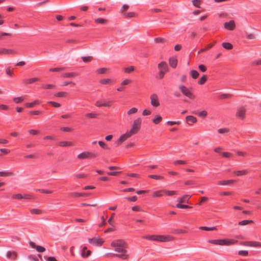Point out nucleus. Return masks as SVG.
<instances>
[{"label": "nucleus", "instance_id": "obj_1", "mask_svg": "<svg viewBox=\"0 0 261 261\" xmlns=\"http://www.w3.org/2000/svg\"><path fill=\"white\" fill-rule=\"evenodd\" d=\"M111 245L114 248L115 251L119 253V254H113V256L117 257L123 260L127 259L128 255L126 249L128 246L124 240H114L111 243Z\"/></svg>", "mask_w": 261, "mask_h": 261}, {"label": "nucleus", "instance_id": "obj_2", "mask_svg": "<svg viewBox=\"0 0 261 261\" xmlns=\"http://www.w3.org/2000/svg\"><path fill=\"white\" fill-rule=\"evenodd\" d=\"M208 242L216 245L228 246L237 243L238 241L233 239H218L210 240Z\"/></svg>", "mask_w": 261, "mask_h": 261}, {"label": "nucleus", "instance_id": "obj_3", "mask_svg": "<svg viewBox=\"0 0 261 261\" xmlns=\"http://www.w3.org/2000/svg\"><path fill=\"white\" fill-rule=\"evenodd\" d=\"M141 124V119L138 118L135 120L132 126V128L129 132L132 134H136L139 130Z\"/></svg>", "mask_w": 261, "mask_h": 261}, {"label": "nucleus", "instance_id": "obj_4", "mask_svg": "<svg viewBox=\"0 0 261 261\" xmlns=\"http://www.w3.org/2000/svg\"><path fill=\"white\" fill-rule=\"evenodd\" d=\"M179 89L183 94H184L189 98L194 99L195 98V96L194 95V94L192 92H191L189 90V89L185 86L180 85L179 86Z\"/></svg>", "mask_w": 261, "mask_h": 261}, {"label": "nucleus", "instance_id": "obj_5", "mask_svg": "<svg viewBox=\"0 0 261 261\" xmlns=\"http://www.w3.org/2000/svg\"><path fill=\"white\" fill-rule=\"evenodd\" d=\"M96 154L92 152L86 151L80 153L77 155V158L80 160H84L90 158H94L96 157Z\"/></svg>", "mask_w": 261, "mask_h": 261}, {"label": "nucleus", "instance_id": "obj_6", "mask_svg": "<svg viewBox=\"0 0 261 261\" xmlns=\"http://www.w3.org/2000/svg\"><path fill=\"white\" fill-rule=\"evenodd\" d=\"M150 103L154 107H158L160 106L159 98L156 94H152L150 96Z\"/></svg>", "mask_w": 261, "mask_h": 261}, {"label": "nucleus", "instance_id": "obj_7", "mask_svg": "<svg viewBox=\"0 0 261 261\" xmlns=\"http://www.w3.org/2000/svg\"><path fill=\"white\" fill-rule=\"evenodd\" d=\"M246 110L243 107H241L237 110L236 117L243 120L245 117Z\"/></svg>", "mask_w": 261, "mask_h": 261}, {"label": "nucleus", "instance_id": "obj_8", "mask_svg": "<svg viewBox=\"0 0 261 261\" xmlns=\"http://www.w3.org/2000/svg\"><path fill=\"white\" fill-rule=\"evenodd\" d=\"M8 54L15 55L17 54V52L14 49H7L5 48L0 47V55Z\"/></svg>", "mask_w": 261, "mask_h": 261}, {"label": "nucleus", "instance_id": "obj_9", "mask_svg": "<svg viewBox=\"0 0 261 261\" xmlns=\"http://www.w3.org/2000/svg\"><path fill=\"white\" fill-rule=\"evenodd\" d=\"M156 241L168 242L173 240V237L170 236L157 235Z\"/></svg>", "mask_w": 261, "mask_h": 261}, {"label": "nucleus", "instance_id": "obj_10", "mask_svg": "<svg viewBox=\"0 0 261 261\" xmlns=\"http://www.w3.org/2000/svg\"><path fill=\"white\" fill-rule=\"evenodd\" d=\"M224 27L228 30H233L236 27L235 22L233 20H230L229 22H225Z\"/></svg>", "mask_w": 261, "mask_h": 261}, {"label": "nucleus", "instance_id": "obj_11", "mask_svg": "<svg viewBox=\"0 0 261 261\" xmlns=\"http://www.w3.org/2000/svg\"><path fill=\"white\" fill-rule=\"evenodd\" d=\"M186 122L190 125H193L194 123H195L197 121V118L192 115H189L186 117Z\"/></svg>", "mask_w": 261, "mask_h": 261}, {"label": "nucleus", "instance_id": "obj_12", "mask_svg": "<svg viewBox=\"0 0 261 261\" xmlns=\"http://www.w3.org/2000/svg\"><path fill=\"white\" fill-rule=\"evenodd\" d=\"M244 245L250 247H261V243L256 241H248L244 242Z\"/></svg>", "mask_w": 261, "mask_h": 261}, {"label": "nucleus", "instance_id": "obj_13", "mask_svg": "<svg viewBox=\"0 0 261 261\" xmlns=\"http://www.w3.org/2000/svg\"><path fill=\"white\" fill-rule=\"evenodd\" d=\"M158 68L159 71L167 72L168 70V67L167 63L165 62H161L158 65Z\"/></svg>", "mask_w": 261, "mask_h": 261}, {"label": "nucleus", "instance_id": "obj_14", "mask_svg": "<svg viewBox=\"0 0 261 261\" xmlns=\"http://www.w3.org/2000/svg\"><path fill=\"white\" fill-rule=\"evenodd\" d=\"M89 242L90 243L92 244L95 245H96V246L101 245L103 243V241L101 239H96L95 238L89 239Z\"/></svg>", "mask_w": 261, "mask_h": 261}, {"label": "nucleus", "instance_id": "obj_15", "mask_svg": "<svg viewBox=\"0 0 261 261\" xmlns=\"http://www.w3.org/2000/svg\"><path fill=\"white\" fill-rule=\"evenodd\" d=\"M6 256L8 258L15 260L17 257V254L14 251H8L6 253Z\"/></svg>", "mask_w": 261, "mask_h": 261}, {"label": "nucleus", "instance_id": "obj_16", "mask_svg": "<svg viewBox=\"0 0 261 261\" xmlns=\"http://www.w3.org/2000/svg\"><path fill=\"white\" fill-rule=\"evenodd\" d=\"M169 64L171 67L175 68L177 66V59L174 57L170 58L169 60Z\"/></svg>", "mask_w": 261, "mask_h": 261}, {"label": "nucleus", "instance_id": "obj_17", "mask_svg": "<svg viewBox=\"0 0 261 261\" xmlns=\"http://www.w3.org/2000/svg\"><path fill=\"white\" fill-rule=\"evenodd\" d=\"M234 174L237 176L246 175L248 173L247 170H235L233 171Z\"/></svg>", "mask_w": 261, "mask_h": 261}, {"label": "nucleus", "instance_id": "obj_18", "mask_svg": "<svg viewBox=\"0 0 261 261\" xmlns=\"http://www.w3.org/2000/svg\"><path fill=\"white\" fill-rule=\"evenodd\" d=\"M191 196L189 195H185L181 198L177 199V202L179 203H188Z\"/></svg>", "mask_w": 261, "mask_h": 261}, {"label": "nucleus", "instance_id": "obj_19", "mask_svg": "<svg viewBox=\"0 0 261 261\" xmlns=\"http://www.w3.org/2000/svg\"><path fill=\"white\" fill-rule=\"evenodd\" d=\"M77 75V74L75 72H66L63 74L61 77L63 78H69L72 79Z\"/></svg>", "mask_w": 261, "mask_h": 261}, {"label": "nucleus", "instance_id": "obj_20", "mask_svg": "<svg viewBox=\"0 0 261 261\" xmlns=\"http://www.w3.org/2000/svg\"><path fill=\"white\" fill-rule=\"evenodd\" d=\"M235 180L230 179L227 180H221L218 181V184L220 185L225 186V185H230L236 182Z\"/></svg>", "mask_w": 261, "mask_h": 261}, {"label": "nucleus", "instance_id": "obj_21", "mask_svg": "<svg viewBox=\"0 0 261 261\" xmlns=\"http://www.w3.org/2000/svg\"><path fill=\"white\" fill-rule=\"evenodd\" d=\"M59 145L61 147H69L73 146L74 144L70 141H61L59 143Z\"/></svg>", "mask_w": 261, "mask_h": 261}, {"label": "nucleus", "instance_id": "obj_22", "mask_svg": "<svg viewBox=\"0 0 261 261\" xmlns=\"http://www.w3.org/2000/svg\"><path fill=\"white\" fill-rule=\"evenodd\" d=\"M113 83V81L110 79H102L99 81V83L101 85H111Z\"/></svg>", "mask_w": 261, "mask_h": 261}, {"label": "nucleus", "instance_id": "obj_23", "mask_svg": "<svg viewBox=\"0 0 261 261\" xmlns=\"http://www.w3.org/2000/svg\"><path fill=\"white\" fill-rule=\"evenodd\" d=\"M91 254L90 250H87V247H85L83 248L81 255L83 257H87Z\"/></svg>", "mask_w": 261, "mask_h": 261}, {"label": "nucleus", "instance_id": "obj_24", "mask_svg": "<svg viewBox=\"0 0 261 261\" xmlns=\"http://www.w3.org/2000/svg\"><path fill=\"white\" fill-rule=\"evenodd\" d=\"M109 69L108 68L102 67L97 69L95 72L97 74H103L107 73Z\"/></svg>", "mask_w": 261, "mask_h": 261}, {"label": "nucleus", "instance_id": "obj_25", "mask_svg": "<svg viewBox=\"0 0 261 261\" xmlns=\"http://www.w3.org/2000/svg\"><path fill=\"white\" fill-rule=\"evenodd\" d=\"M39 79L37 77H34L29 79H25L23 80V83L25 84H31L35 82L38 81Z\"/></svg>", "mask_w": 261, "mask_h": 261}, {"label": "nucleus", "instance_id": "obj_26", "mask_svg": "<svg viewBox=\"0 0 261 261\" xmlns=\"http://www.w3.org/2000/svg\"><path fill=\"white\" fill-rule=\"evenodd\" d=\"M182 203H178L176 205V206L179 208H182V209H185V210H189V209H191L192 208V207L191 206H190L189 205H185V204H181Z\"/></svg>", "mask_w": 261, "mask_h": 261}, {"label": "nucleus", "instance_id": "obj_27", "mask_svg": "<svg viewBox=\"0 0 261 261\" xmlns=\"http://www.w3.org/2000/svg\"><path fill=\"white\" fill-rule=\"evenodd\" d=\"M132 135L129 132H127L125 134L122 135L120 137V139L123 141V142L125 141L127 138H129Z\"/></svg>", "mask_w": 261, "mask_h": 261}, {"label": "nucleus", "instance_id": "obj_28", "mask_svg": "<svg viewBox=\"0 0 261 261\" xmlns=\"http://www.w3.org/2000/svg\"><path fill=\"white\" fill-rule=\"evenodd\" d=\"M108 20L102 18H98L95 20V22L97 23H100L102 24H106L108 22Z\"/></svg>", "mask_w": 261, "mask_h": 261}, {"label": "nucleus", "instance_id": "obj_29", "mask_svg": "<svg viewBox=\"0 0 261 261\" xmlns=\"http://www.w3.org/2000/svg\"><path fill=\"white\" fill-rule=\"evenodd\" d=\"M222 46L226 49H231L233 48V45L228 42H224L222 43Z\"/></svg>", "mask_w": 261, "mask_h": 261}, {"label": "nucleus", "instance_id": "obj_30", "mask_svg": "<svg viewBox=\"0 0 261 261\" xmlns=\"http://www.w3.org/2000/svg\"><path fill=\"white\" fill-rule=\"evenodd\" d=\"M135 67L133 66L127 67L125 68H124V71L125 73H130L135 70Z\"/></svg>", "mask_w": 261, "mask_h": 261}, {"label": "nucleus", "instance_id": "obj_31", "mask_svg": "<svg viewBox=\"0 0 261 261\" xmlns=\"http://www.w3.org/2000/svg\"><path fill=\"white\" fill-rule=\"evenodd\" d=\"M200 230H206V231H212L216 229V227H208L207 226H200L199 227Z\"/></svg>", "mask_w": 261, "mask_h": 261}, {"label": "nucleus", "instance_id": "obj_32", "mask_svg": "<svg viewBox=\"0 0 261 261\" xmlns=\"http://www.w3.org/2000/svg\"><path fill=\"white\" fill-rule=\"evenodd\" d=\"M163 194H164L163 190L157 191H154L153 192L152 196L154 197H161L163 195Z\"/></svg>", "mask_w": 261, "mask_h": 261}, {"label": "nucleus", "instance_id": "obj_33", "mask_svg": "<svg viewBox=\"0 0 261 261\" xmlns=\"http://www.w3.org/2000/svg\"><path fill=\"white\" fill-rule=\"evenodd\" d=\"M157 235H151V236H146L143 237V238L151 241H156L157 239Z\"/></svg>", "mask_w": 261, "mask_h": 261}, {"label": "nucleus", "instance_id": "obj_34", "mask_svg": "<svg viewBox=\"0 0 261 261\" xmlns=\"http://www.w3.org/2000/svg\"><path fill=\"white\" fill-rule=\"evenodd\" d=\"M40 103V102L38 100H35L33 102L31 103H27L25 104V106L28 108H32L35 105H38Z\"/></svg>", "mask_w": 261, "mask_h": 261}, {"label": "nucleus", "instance_id": "obj_35", "mask_svg": "<svg viewBox=\"0 0 261 261\" xmlns=\"http://www.w3.org/2000/svg\"><path fill=\"white\" fill-rule=\"evenodd\" d=\"M193 113L198 115L199 117L204 118L207 116V112L205 110L202 111L201 112L196 113L194 112Z\"/></svg>", "mask_w": 261, "mask_h": 261}, {"label": "nucleus", "instance_id": "obj_36", "mask_svg": "<svg viewBox=\"0 0 261 261\" xmlns=\"http://www.w3.org/2000/svg\"><path fill=\"white\" fill-rule=\"evenodd\" d=\"M253 221L252 220H243L239 222V225H246L247 224L253 223Z\"/></svg>", "mask_w": 261, "mask_h": 261}, {"label": "nucleus", "instance_id": "obj_37", "mask_svg": "<svg viewBox=\"0 0 261 261\" xmlns=\"http://www.w3.org/2000/svg\"><path fill=\"white\" fill-rule=\"evenodd\" d=\"M190 74L194 79H197L199 76V73L196 70H194L191 71Z\"/></svg>", "mask_w": 261, "mask_h": 261}, {"label": "nucleus", "instance_id": "obj_38", "mask_svg": "<svg viewBox=\"0 0 261 261\" xmlns=\"http://www.w3.org/2000/svg\"><path fill=\"white\" fill-rule=\"evenodd\" d=\"M162 121V117L160 116H156V117L155 119L152 120V122L155 124H158L160 123Z\"/></svg>", "mask_w": 261, "mask_h": 261}, {"label": "nucleus", "instance_id": "obj_39", "mask_svg": "<svg viewBox=\"0 0 261 261\" xmlns=\"http://www.w3.org/2000/svg\"><path fill=\"white\" fill-rule=\"evenodd\" d=\"M82 59L84 62H90L93 60L92 56L82 57Z\"/></svg>", "mask_w": 261, "mask_h": 261}, {"label": "nucleus", "instance_id": "obj_40", "mask_svg": "<svg viewBox=\"0 0 261 261\" xmlns=\"http://www.w3.org/2000/svg\"><path fill=\"white\" fill-rule=\"evenodd\" d=\"M22 194L20 193L15 194L12 196V198L14 199L21 200L22 199Z\"/></svg>", "mask_w": 261, "mask_h": 261}, {"label": "nucleus", "instance_id": "obj_41", "mask_svg": "<svg viewBox=\"0 0 261 261\" xmlns=\"http://www.w3.org/2000/svg\"><path fill=\"white\" fill-rule=\"evenodd\" d=\"M206 80H207L206 76L204 75L199 79V80L198 81V83L199 85H203V84H204L205 83Z\"/></svg>", "mask_w": 261, "mask_h": 261}, {"label": "nucleus", "instance_id": "obj_42", "mask_svg": "<svg viewBox=\"0 0 261 261\" xmlns=\"http://www.w3.org/2000/svg\"><path fill=\"white\" fill-rule=\"evenodd\" d=\"M13 173L11 172H5V171H1L0 172V176H12Z\"/></svg>", "mask_w": 261, "mask_h": 261}, {"label": "nucleus", "instance_id": "obj_43", "mask_svg": "<svg viewBox=\"0 0 261 261\" xmlns=\"http://www.w3.org/2000/svg\"><path fill=\"white\" fill-rule=\"evenodd\" d=\"M213 46V44H208L207 45L206 47H205L204 48H202L200 50H199V51L198 52V54H200V53H203V52L208 50V49L212 48Z\"/></svg>", "mask_w": 261, "mask_h": 261}, {"label": "nucleus", "instance_id": "obj_44", "mask_svg": "<svg viewBox=\"0 0 261 261\" xmlns=\"http://www.w3.org/2000/svg\"><path fill=\"white\" fill-rule=\"evenodd\" d=\"M86 116L89 118H96L98 116V114L96 113H87Z\"/></svg>", "mask_w": 261, "mask_h": 261}, {"label": "nucleus", "instance_id": "obj_45", "mask_svg": "<svg viewBox=\"0 0 261 261\" xmlns=\"http://www.w3.org/2000/svg\"><path fill=\"white\" fill-rule=\"evenodd\" d=\"M67 95L66 92H59L55 94V96L58 97H65Z\"/></svg>", "mask_w": 261, "mask_h": 261}, {"label": "nucleus", "instance_id": "obj_46", "mask_svg": "<svg viewBox=\"0 0 261 261\" xmlns=\"http://www.w3.org/2000/svg\"><path fill=\"white\" fill-rule=\"evenodd\" d=\"M174 165H185L187 164V162L183 160H176L173 162Z\"/></svg>", "mask_w": 261, "mask_h": 261}, {"label": "nucleus", "instance_id": "obj_47", "mask_svg": "<svg viewBox=\"0 0 261 261\" xmlns=\"http://www.w3.org/2000/svg\"><path fill=\"white\" fill-rule=\"evenodd\" d=\"M164 191V194L168 195V196H172L173 195L176 194V192L174 191H167V190H163Z\"/></svg>", "mask_w": 261, "mask_h": 261}, {"label": "nucleus", "instance_id": "obj_48", "mask_svg": "<svg viewBox=\"0 0 261 261\" xmlns=\"http://www.w3.org/2000/svg\"><path fill=\"white\" fill-rule=\"evenodd\" d=\"M95 106L97 107H105V102H102L101 100H97L95 103Z\"/></svg>", "mask_w": 261, "mask_h": 261}, {"label": "nucleus", "instance_id": "obj_49", "mask_svg": "<svg viewBox=\"0 0 261 261\" xmlns=\"http://www.w3.org/2000/svg\"><path fill=\"white\" fill-rule=\"evenodd\" d=\"M138 111V109L136 108H133L132 109H130L128 112H127V114L128 115H130L132 114H135Z\"/></svg>", "mask_w": 261, "mask_h": 261}, {"label": "nucleus", "instance_id": "obj_50", "mask_svg": "<svg viewBox=\"0 0 261 261\" xmlns=\"http://www.w3.org/2000/svg\"><path fill=\"white\" fill-rule=\"evenodd\" d=\"M222 155L224 158H231L232 156V154L228 152H223L221 153Z\"/></svg>", "mask_w": 261, "mask_h": 261}, {"label": "nucleus", "instance_id": "obj_51", "mask_svg": "<svg viewBox=\"0 0 261 261\" xmlns=\"http://www.w3.org/2000/svg\"><path fill=\"white\" fill-rule=\"evenodd\" d=\"M218 132L220 134H225L228 133L229 132V129L226 128H220L218 129Z\"/></svg>", "mask_w": 261, "mask_h": 261}, {"label": "nucleus", "instance_id": "obj_52", "mask_svg": "<svg viewBox=\"0 0 261 261\" xmlns=\"http://www.w3.org/2000/svg\"><path fill=\"white\" fill-rule=\"evenodd\" d=\"M133 211H144L140 206L137 205L132 207Z\"/></svg>", "mask_w": 261, "mask_h": 261}, {"label": "nucleus", "instance_id": "obj_53", "mask_svg": "<svg viewBox=\"0 0 261 261\" xmlns=\"http://www.w3.org/2000/svg\"><path fill=\"white\" fill-rule=\"evenodd\" d=\"M36 250L39 252H43L45 251V248L41 246H37Z\"/></svg>", "mask_w": 261, "mask_h": 261}, {"label": "nucleus", "instance_id": "obj_54", "mask_svg": "<svg viewBox=\"0 0 261 261\" xmlns=\"http://www.w3.org/2000/svg\"><path fill=\"white\" fill-rule=\"evenodd\" d=\"M42 88L44 89H54L55 88V86L52 84H47L43 85Z\"/></svg>", "mask_w": 261, "mask_h": 261}, {"label": "nucleus", "instance_id": "obj_55", "mask_svg": "<svg viewBox=\"0 0 261 261\" xmlns=\"http://www.w3.org/2000/svg\"><path fill=\"white\" fill-rule=\"evenodd\" d=\"M107 218V216H102L101 217V223L99 224V227H101L104 224H106V220Z\"/></svg>", "mask_w": 261, "mask_h": 261}, {"label": "nucleus", "instance_id": "obj_56", "mask_svg": "<svg viewBox=\"0 0 261 261\" xmlns=\"http://www.w3.org/2000/svg\"><path fill=\"white\" fill-rule=\"evenodd\" d=\"M87 194L86 193H73L72 194V196L73 197H80V196H87Z\"/></svg>", "mask_w": 261, "mask_h": 261}, {"label": "nucleus", "instance_id": "obj_57", "mask_svg": "<svg viewBox=\"0 0 261 261\" xmlns=\"http://www.w3.org/2000/svg\"><path fill=\"white\" fill-rule=\"evenodd\" d=\"M24 98L23 97H19L14 98L13 100L17 103H19L23 101Z\"/></svg>", "mask_w": 261, "mask_h": 261}, {"label": "nucleus", "instance_id": "obj_58", "mask_svg": "<svg viewBox=\"0 0 261 261\" xmlns=\"http://www.w3.org/2000/svg\"><path fill=\"white\" fill-rule=\"evenodd\" d=\"M65 68H50L49 69V71H53V72H60V71H61L62 70H63Z\"/></svg>", "mask_w": 261, "mask_h": 261}, {"label": "nucleus", "instance_id": "obj_59", "mask_svg": "<svg viewBox=\"0 0 261 261\" xmlns=\"http://www.w3.org/2000/svg\"><path fill=\"white\" fill-rule=\"evenodd\" d=\"M239 255L242 256H247L248 255V252L246 250H240L238 252Z\"/></svg>", "mask_w": 261, "mask_h": 261}, {"label": "nucleus", "instance_id": "obj_60", "mask_svg": "<svg viewBox=\"0 0 261 261\" xmlns=\"http://www.w3.org/2000/svg\"><path fill=\"white\" fill-rule=\"evenodd\" d=\"M149 177L150 178L154 179H163V177L161 176L156 175H149Z\"/></svg>", "mask_w": 261, "mask_h": 261}, {"label": "nucleus", "instance_id": "obj_61", "mask_svg": "<svg viewBox=\"0 0 261 261\" xmlns=\"http://www.w3.org/2000/svg\"><path fill=\"white\" fill-rule=\"evenodd\" d=\"M131 83V81L130 80H128V79H125L124 80H123L121 83V85L122 86H125V85H128L129 84H130Z\"/></svg>", "mask_w": 261, "mask_h": 261}, {"label": "nucleus", "instance_id": "obj_62", "mask_svg": "<svg viewBox=\"0 0 261 261\" xmlns=\"http://www.w3.org/2000/svg\"><path fill=\"white\" fill-rule=\"evenodd\" d=\"M22 199L29 200L32 198V196L30 194H22Z\"/></svg>", "mask_w": 261, "mask_h": 261}, {"label": "nucleus", "instance_id": "obj_63", "mask_svg": "<svg viewBox=\"0 0 261 261\" xmlns=\"http://www.w3.org/2000/svg\"><path fill=\"white\" fill-rule=\"evenodd\" d=\"M198 68L201 72H205L206 70V67L203 64L199 65L198 66Z\"/></svg>", "mask_w": 261, "mask_h": 261}, {"label": "nucleus", "instance_id": "obj_64", "mask_svg": "<svg viewBox=\"0 0 261 261\" xmlns=\"http://www.w3.org/2000/svg\"><path fill=\"white\" fill-rule=\"evenodd\" d=\"M124 15L126 17H133L135 16V13L134 12L124 13Z\"/></svg>", "mask_w": 261, "mask_h": 261}]
</instances>
